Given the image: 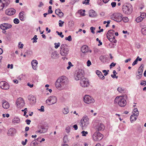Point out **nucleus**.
Returning a JSON list of instances; mask_svg holds the SVG:
<instances>
[{
    "mask_svg": "<svg viewBox=\"0 0 146 146\" xmlns=\"http://www.w3.org/2000/svg\"><path fill=\"white\" fill-rule=\"evenodd\" d=\"M64 78V77L62 76L61 77L59 78L56 80L55 83V86L57 88H63L66 85V83Z\"/></svg>",
    "mask_w": 146,
    "mask_h": 146,
    "instance_id": "obj_1",
    "label": "nucleus"
},
{
    "mask_svg": "<svg viewBox=\"0 0 146 146\" xmlns=\"http://www.w3.org/2000/svg\"><path fill=\"white\" fill-rule=\"evenodd\" d=\"M126 97V95H124L123 96V97L121 96L120 97H117L114 100V102L117 103L118 101V104L120 107H124L126 104V102L124 98Z\"/></svg>",
    "mask_w": 146,
    "mask_h": 146,
    "instance_id": "obj_2",
    "label": "nucleus"
},
{
    "mask_svg": "<svg viewBox=\"0 0 146 146\" xmlns=\"http://www.w3.org/2000/svg\"><path fill=\"white\" fill-rule=\"evenodd\" d=\"M60 53L63 56H66L68 54L69 49L66 45L62 44L60 47Z\"/></svg>",
    "mask_w": 146,
    "mask_h": 146,
    "instance_id": "obj_3",
    "label": "nucleus"
},
{
    "mask_svg": "<svg viewBox=\"0 0 146 146\" xmlns=\"http://www.w3.org/2000/svg\"><path fill=\"white\" fill-rule=\"evenodd\" d=\"M80 123L82 129H85L89 124V119L87 117H83L81 120Z\"/></svg>",
    "mask_w": 146,
    "mask_h": 146,
    "instance_id": "obj_4",
    "label": "nucleus"
},
{
    "mask_svg": "<svg viewBox=\"0 0 146 146\" xmlns=\"http://www.w3.org/2000/svg\"><path fill=\"white\" fill-rule=\"evenodd\" d=\"M122 8L123 12L125 14L130 15L132 12V7L129 5H124Z\"/></svg>",
    "mask_w": 146,
    "mask_h": 146,
    "instance_id": "obj_5",
    "label": "nucleus"
},
{
    "mask_svg": "<svg viewBox=\"0 0 146 146\" xmlns=\"http://www.w3.org/2000/svg\"><path fill=\"white\" fill-rule=\"evenodd\" d=\"M122 15L119 13H114L111 16V18L112 19L119 22L122 20Z\"/></svg>",
    "mask_w": 146,
    "mask_h": 146,
    "instance_id": "obj_6",
    "label": "nucleus"
},
{
    "mask_svg": "<svg viewBox=\"0 0 146 146\" xmlns=\"http://www.w3.org/2000/svg\"><path fill=\"white\" fill-rule=\"evenodd\" d=\"M57 101V98L54 96H52L49 97L46 101V103L48 105L53 104L56 103Z\"/></svg>",
    "mask_w": 146,
    "mask_h": 146,
    "instance_id": "obj_7",
    "label": "nucleus"
},
{
    "mask_svg": "<svg viewBox=\"0 0 146 146\" xmlns=\"http://www.w3.org/2000/svg\"><path fill=\"white\" fill-rule=\"evenodd\" d=\"M80 85L82 87H88L89 85V83L88 79L85 77L81 79L80 82Z\"/></svg>",
    "mask_w": 146,
    "mask_h": 146,
    "instance_id": "obj_8",
    "label": "nucleus"
},
{
    "mask_svg": "<svg viewBox=\"0 0 146 146\" xmlns=\"http://www.w3.org/2000/svg\"><path fill=\"white\" fill-rule=\"evenodd\" d=\"M84 71L82 70H79V71L77 72L76 74L75 75V79L78 80H81L83 78H84Z\"/></svg>",
    "mask_w": 146,
    "mask_h": 146,
    "instance_id": "obj_9",
    "label": "nucleus"
},
{
    "mask_svg": "<svg viewBox=\"0 0 146 146\" xmlns=\"http://www.w3.org/2000/svg\"><path fill=\"white\" fill-rule=\"evenodd\" d=\"M93 138L95 141L100 140L103 138V135L99 132H96L93 135Z\"/></svg>",
    "mask_w": 146,
    "mask_h": 146,
    "instance_id": "obj_10",
    "label": "nucleus"
},
{
    "mask_svg": "<svg viewBox=\"0 0 146 146\" xmlns=\"http://www.w3.org/2000/svg\"><path fill=\"white\" fill-rule=\"evenodd\" d=\"M25 104V102L23 98L20 97L17 99L16 104L18 108L23 107Z\"/></svg>",
    "mask_w": 146,
    "mask_h": 146,
    "instance_id": "obj_11",
    "label": "nucleus"
},
{
    "mask_svg": "<svg viewBox=\"0 0 146 146\" xmlns=\"http://www.w3.org/2000/svg\"><path fill=\"white\" fill-rule=\"evenodd\" d=\"M84 102L87 104L94 102V100L89 95H86L84 97Z\"/></svg>",
    "mask_w": 146,
    "mask_h": 146,
    "instance_id": "obj_12",
    "label": "nucleus"
},
{
    "mask_svg": "<svg viewBox=\"0 0 146 146\" xmlns=\"http://www.w3.org/2000/svg\"><path fill=\"white\" fill-rule=\"evenodd\" d=\"M0 87L3 89L8 90L9 88V86L6 82L2 81L0 82Z\"/></svg>",
    "mask_w": 146,
    "mask_h": 146,
    "instance_id": "obj_13",
    "label": "nucleus"
},
{
    "mask_svg": "<svg viewBox=\"0 0 146 146\" xmlns=\"http://www.w3.org/2000/svg\"><path fill=\"white\" fill-rule=\"evenodd\" d=\"M12 25L9 23H4L1 24L0 28L1 29L3 30H5V29H7L11 28Z\"/></svg>",
    "mask_w": 146,
    "mask_h": 146,
    "instance_id": "obj_14",
    "label": "nucleus"
},
{
    "mask_svg": "<svg viewBox=\"0 0 146 146\" xmlns=\"http://www.w3.org/2000/svg\"><path fill=\"white\" fill-rule=\"evenodd\" d=\"M5 12L6 14L7 15H13L15 13L16 11L13 8H10L7 9Z\"/></svg>",
    "mask_w": 146,
    "mask_h": 146,
    "instance_id": "obj_15",
    "label": "nucleus"
},
{
    "mask_svg": "<svg viewBox=\"0 0 146 146\" xmlns=\"http://www.w3.org/2000/svg\"><path fill=\"white\" fill-rule=\"evenodd\" d=\"M28 99L32 104H34L36 102V98L32 95H30L28 96Z\"/></svg>",
    "mask_w": 146,
    "mask_h": 146,
    "instance_id": "obj_16",
    "label": "nucleus"
},
{
    "mask_svg": "<svg viewBox=\"0 0 146 146\" xmlns=\"http://www.w3.org/2000/svg\"><path fill=\"white\" fill-rule=\"evenodd\" d=\"M55 13L60 18H61L63 16L64 13L59 9H56L55 10Z\"/></svg>",
    "mask_w": 146,
    "mask_h": 146,
    "instance_id": "obj_17",
    "label": "nucleus"
},
{
    "mask_svg": "<svg viewBox=\"0 0 146 146\" xmlns=\"http://www.w3.org/2000/svg\"><path fill=\"white\" fill-rule=\"evenodd\" d=\"M16 132V130L14 128H11L8 131V134L10 135H13Z\"/></svg>",
    "mask_w": 146,
    "mask_h": 146,
    "instance_id": "obj_18",
    "label": "nucleus"
},
{
    "mask_svg": "<svg viewBox=\"0 0 146 146\" xmlns=\"http://www.w3.org/2000/svg\"><path fill=\"white\" fill-rule=\"evenodd\" d=\"M9 103L5 100H3V107L5 109H8L9 107Z\"/></svg>",
    "mask_w": 146,
    "mask_h": 146,
    "instance_id": "obj_19",
    "label": "nucleus"
},
{
    "mask_svg": "<svg viewBox=\"0 0 146 146\" xmlns=\"http://www.w3.org/2000/svg\"><path fill=\"white\" fill-rule=\"evenodd\" d=\"M114 31L113 30H109L107 34V38L113 36L114 34Z\"/></svg>",
    "mask_w": 146,
    "mask_h": 146,
    "instance_id": "obj_20",
    "label": "nucleus"
},
{
    "mask_svg": "<svg viewBox=\"0 0 146 146\" xmlns=\"http://www.w3.org/2000/svg\"><path fill=\"white\" fill-rule=\"evenodd\" d=\"M96 128L98 131H102L104 130L105 127L103 124L100 123L96 126Z\"/></svg>",
    "mask_w": 146,
    "mask_h": 146,
    "instance_id": "obj_21",
    "label": "nucleus"
},
{
    "mask_svg": "<svg viewBox=\"0 0 146 146\" xmlns=\"http://www.w3.org/2000/svg\"><path fill=\"white\" fill-rule=\"evenodd\" d=\"M97 14L95 11L93 10H90L89 12V16L92 17H96Z\"/></svg>",
    "mask_w": 146,
    "mask_h": 146,
    "instance_id": "obj_22",
    "label": "nucleus"
},
{
    "mask_svg": "<svg viewBox=\"0 0 146 146\" xmlns=\"http://www.w3.org/2000/svg\"><path fill=\"white\" fill-rule=\"evenodd\" d=\"M31 64L34 70H36V66L38 64V62L37 60H33L31 62Z\"/></svg>",
    "mask_w": 146,
    "mask_h": 146,
    "instance_id": "obj_23",
    "label": "nucleus"
},
{
    "mask_svg": "<svg viewBox=\"0 0 146 146\" xmlns=\"http://www.w3.org/2000/svg\"><path fill=\"white\" fill-rule=\"evenodd\" d=\"M82 52L85 53L88 52V46L86 45L83 46L81 48Z\"/></svg>",
    "mask_w": 146,
    "mask_h": 146,
    "instance_id": "obj_24",
    "label": "nucleus"
},
{
    "mask_svg": "<svg viewBox=\"0 0 146 146\" xmlns=\"http://www.w3.org/2000/svg\"><path fill=\"white\" fill-rule=\"evenodd\" d=\"M96 73L98 76L100 77V78L102 80H104L105 78V77L102 74V73L99 70H97L96 71Z\"/></svg>",
    "mask_w": 146,
    "mask_h": 146,
    "instance_id": "obj_25",
    "label": "nucleus"
},
{
    "mask_svg": "<svg viewBox=\"0 0 146 146\" xmlns=\"http://www.w3.org/2000/svg\"><path fill=\"white\" fill-rule=\"evenodd\" d=\"M2 3L6 7L10 4V1L9 0H0Z\"/></svg>",
    "mask_w": 146,
    "mask_h": 146,
    "instance_id": "obj_26",
    "label": "nucleus"
},
{
    "mask_svg": "<svg viewBox=\"0 0 146 146\" xmlns=\"http://www.w3.org/2000/svg\"><path fill=\"white\" fill-rule=\"evenodd\" d=\"M40 129L41 130L42 133H44L46 132L48 130V128L44 126H41L40 127Z\"/></svg>",
    "mask_w": 146,
    "mask_h": 146,
    "instance_id": "obj_27",
    "label": "nucleus"
},
{
    "mask_svg": "<svg viewBox=\"0 0 146 146\" xmlns=\"http://www.w3.org/2000/svg\"><path fill=\"white\" fill-rule=\"evenodd\" d=\"M24 13V12H21L19 13V17L20 20L23 21L25 20V19L23 16Z\"/></svg>",
    "mask_w": 146,
    "mask_h": 146,
    "instance_id": "obj_28",
    "label": "nucleus"
},
{
    "mask_svg": "<svg viewBox=\"0 0 146 146\" xmlns=\"http://www.w3.org/2000/svg\"><path fill=\"white\" fill-rule=\"evenodd\" d=\"M144 65L141 64L138 69V73L139 74H142L143 70L144 68Z\"/></svg>",
    "mask_w": 146,
    "mask_h": 146,
    "instance_id": "obj_29",
    "label": "nucleus"
},
{
    "mask_svg": "<svg viewBox=\"0 0 146 146\" xmlns=\"http://www.w3.org/2000/svg\"><path fill=\"white\" fill-rule=\"evenodd\" d=\"M133 113V115L134 116H138L139 115V111L137 108H135L134 109Z\"/></svg>",
    "mask_w": 146,
    "mask_h": 146,
    "instance_id": "obj_30",
    "label": "nucleus"
},
{
    "mask_svg": "<svg viewBox=\"0 0 146 146\" xmlns=\"http://www.w3.org/2000/svg\"><path fill=\"white\" fill-rule=\"evenodd\" d=\"M51 57L52 58L55 59L58 57L57 52L56 51L53 52L51 54Z\"/></svg>",
    "mask_w": 146,
    "mask_h": 146,
    "instance_id": "obj_31",
    "label": "nucleus"
},
{
    "mask_svg": "<svg viewBox=\"0 0 146 146\" xmlns=\"http://www.w3.org/2000/svg\"><path fill=\"white\" fill-rule=\"evenodd\" d=\"M137 116H134V115H131L130 117V121L131 122L136 120L137 119Z\"/></svg>",
    "mask_w": 146,
    "mask_h": 146,
    "instance_id": "obj_32",
    "label": "nucleus"
},
{
    "mask_svg": "<svg viewBox=\"0 0 146 146\" xmlns=\"http://www.w3.org/2000/svg\"><path fill=\"white\" fill-rule=\"evenodd\" d=\"M20 121V119L18 118H15L13 119L12 121V122L14 123H19Z\"/></svg>",
    "mask_w": 146,
    "mask_h": 146,
    "instance_id": "obj_33",
    "label": "nucleus"
},
{
    "mask_svg": "<svg viewBox=\"0 0 146 146\" xmlns=\"http://www.w3.org/2000/svg\"><path fill=\"white\" fill-rule=\"evenodd\" d=\"M63 113L64 114H67L69 112V110L68 107L64 108L63 111Z\"/></svg>",
    "mask_w": 146,
    "mask_h": 146,
    "instance_id": "obj_34",
    "label": "nucleus"
},
{
    "mask_svg": "<svg viewBox=\"0 0 146 146\" xmlns=\"http://www.w3.org/2000/svg\"><path fill=\"white\" fill-rule=\"evenodd\" d=\"M141 32L143 35H146V28H142L141 30Z\"/></svg>",
    "mask_w": 146,
    "mask_h": 146,
    "instance_id": "obj_35",
    "label": "nucleus"
},
{
    "mask_svg": "<svg viewBox=\"0 0 146 146\" xmlns=\"http://www.w3.org/2000/svg\"><path fill=\"white\" fill-rule=\"evenodd\" d=\"M143 19L142 18V17H141L140 16L137 17L135 19V21L137 23H139L142 20H143Z\"/></svg>",
    "mask_w": 146,
    "mask_h": 146,
    "instance_id": "obj_36",
    "label": "nucleus"
},
{
    "mask_svg": "<svg viewBox=\"0 0 146 146\" xmlns=\"http://www.w3.org/2000/svg\"><path fill=\"white\" fill-rule=\"evenodd\" d=\"M37 145V143L36 141H33L30 144V146H36Z\"/></svg>",
    "mask_w": 146,
    "mask_h": 146,
    "instance_id": "obj_37",
    "label": "nucleus"
},
{
    "mask_svg": "<svg viewBox=\"0 0 146 146\" xmlns=\"http://www.w3.org/2000/svg\"><path fill=\"white\" fill-rule=\"evenodd\" d=\"M68 141L67 135H66L64 137L63 142L64 143H66Z\"/></svg>",
    "mask_w": 146,
    "mask_h": 146,
    "instance_id": "obj_38",
    "label": "nucleus"
},
{
    "mask_svg": "<svg viewBox=\"0 0 146 146\" xmlns=\"http://www.w3.org/2000/svg\"><path fill=\"white\" fill-rule=\"evenodd\" d=\"M6 7L5 5L3 4L0 1V10H2L4 7Z\"/></svg>",
    "mask_w": 146,
    "mask_h": 146,
    "instance_id": "obj_39",
    "label": "nucleus"
},
{
    "mask_svg": "<svg viewBox=\"0 0 146 146\" xmlns=\"http://www.w3.org/2000/svg\"><path fill=\"white\" fill-rule=\"evenodd\" d=\"M117 91L121 93H123L124 91V89H123L122 88L119 87L117 89Z\"/></svg>",
    "mask_w": 146,
    "mask_h": 146,
    "instance_id": "obj_40",
    "label": "nucleus"
},
{
    "mask_svg": "<svg viewBox=\"0 0 146 146\" xmlns=\"http://www.w3.org/2000/svg\"><path fill=\"white\" fill-rule=\"evenodd\" d=\"M122 20H123L124 22L126 23L128 21L129 19L127 17H123Z\"/></svg>",
    "mask_w": 146,
    "mask_h": 146,
    "instance_id": "obj_41",
    "label": "nucleus"
},
{
    "mask_svg": "<svg viewBox=\"0 0 146 146\" xmlns=\"http://www.w3.org/2000/svg\"><path fill=\"white\" fill-rule=\"evenodd\" d=\"M82 135L84 136H86V135L88 134V132L87 131H83L81 132Z\"/></svg>",
    "mask_w": 146,
    "mask_h": 146,
    "instance_id": "obj_42",
    "label": "nucleus"
},
{
    "mask_svg": "<svg viewBox=\"0 0 146 146\" xmlns=\"http://www.w3.org/2000/svg\"><path fill=\"white\" fill-rule=\"evenodd\" d=\"M65 39L66 40H68L69 41H71L72 40L71 36L69 35L68 37H66Z\"/></svg>",
    "mask_w": 146,
    "mask_h": 146,
    "instance_id": "obj_43",
    "label": "nucleus"
},
{
    "mask_svg": "<svg viewBox=\"0 0 146 146\" xmlns=\"http://www.w3.org/2000/svg\"><path fill=\"white\" fill-rule=\"evenodd\" d=\"M14 23L15 24H18L19 22V20L17 18H15L13 20Z\"/></svg>",
    "mask_w": 146,
    "mask_h": 146,
    "instance_id": "obj_44",
    "label": "nucleus"
},
{
    "mask_svg": "<svg viewBox=\"0 0 146 146\" xmlns=\"http://www.w3.org/2000/svg\"><path fill=\"white\" fill-rule=\"evenodd\" d=\"M140 16L142 17V18L143 19L144 18L146 17V14L145 13H142Z\"/></svg>",
    "mask_w": 146,
    "mask_h": 146,
    "instance_id": "obj_45",
    "label": "nucleus"
},
{
    "mask_svg": "<svg viewBox=\"0 0 146 146\" xmlns=\"http://www.w3.org/2000/svg\"><path fill=\"white\" fill-rule=\"evenodd\" d=\"M108 39L111 42H113L114 43H115L117 42V40H113L111 37L108 38Z\"/></svg>",
    "mask_w": 146,
    "mask_h": 146,
    "instance_id": "obj_46",
    "label": "nucleus"
},
{
    "mask_svg": "<svg viewBox=\"0 0 146 146\" xmlns=\"http://www.w3.org/2000/svg\"><path fill=\"white\" fill-rule=\"evenodd\" d=\"M55 45V48H58L60 46V43L59 42H58L57 43H55L54 44Z\"/></svg>",
    "mask_w": 146,
    "mask_h": 146,
    "instance_id": "obj_47",
    "label": "nucleus"
},
{
    "mask_svg": "<svg viewBox=\"0 0 146 146\" xmlns=\"http://www.w3.org/2000/svg\"><path fill=\"white\" fill-rule=\"evenodd\" d=\"M90 0H85V1H83L82 3L83 4H85L86 5L89 4Z\"/></svg>",
    "mask_w": 146,
    "mask_h": 146,
    "instance_id": "obj_48",
    "label": "nucleus"
},
{
    "mask_svg": "<svg viewBox=\"0 0 146 146\" xmlns=\"http://www.w3.org/2000/svg\"><path fill=\"white\" fill-rule=\"evenodd\" d=\"M27 142V139H25V141H22L21 143H22V145H23L25 146V145H26Z\"/></svg>",
    "mask_w": 146,
    "mask_h": 146,
    "instance_id": "obj_49",
    "label": "nucleus"
},
{
    "mask_svg": "<svg viewBox=\"0 0 146 146\" xmlns=\"http://www.w3.org/2000/svg\"><path fill=\"white\" fill-rule=\"evenodd\" d=\"M70 128L69 126L67 127L66 129L65 130L67 133H68L70 132Z\"/></svg>",
    "mask_w": 146,
    "mask_h": 146,
    "instance_id": "obj_50",
    "label": "nucleus"
},
{
    "mask_svg": "<svg viewBox=\"0 0 146 146\" xmlns=\"http://www.w3.org/2000/svg\"><path fill=\"white\" fill-rule=\"evenodd\" d=\"M142 76V74H139V75H137L136 76L137 78L139 80L141 78Z\"/></svg>",
    "mask_w": 146,
    "mask_h": 146,
    "instance_id": "obj_51",
    "label": "nucleus"
},
{
    "mask_svg": "<svg viewBox=\"0 0 146 146\" xmlns=\"http://www.w3.org/2000/svg\"><path fill=\"white\" fill-rule=\"evenodd\" d=\"M116 5V3L115 2H112L111 3V5L112 7L114 8L115 7Z\"/></svg>",
    "mask_w": 146,
    "mask_h": 146,
    "instance_id": "obj_52",
    "label": "nucleus"
},
{
    "mask_svg": "<svg viewBox=\"0 0 146 146\" xmlns=\"http://www.w3.org/2000/svg\"><path fill=\"white\" fill-rule=\"evenodd\" d=\"M100 59L102 62H104V57L103 56H101L100 57Z\"/></svg>",
    "mask_w": 146,
    "mask_h": 146,
    "instance_id": "obj_53",
    "label": "nucleus"
},
{
    "mask_svg": "<svg viewBox=\"0 0 146 146\" xmlns=\"http://www.w3.org/2000/svg\"><path fill=\"white\" fill-rule=\"evenodd\" d=\"M138 59H136L135 60L134 62H133V63L132 64V65L133 66L137 64V61H138Z\"/></svg>",
    "mask_w": 146,
    "mask_h": 146,
    "instance_id": "obj_54",
    "label": "nucleus"
},
{
    "mask_svg": "<svg viewBox=\"0 0 146 146\" xmlns=\"http://www.w3.org/2000/svg\"><path fill=\"white\" fill-rule=\"evenodd\" d=\"M95 28L93 27H91L90 28V29L91 30V32L93 34H94L95 33V32L94 31V30H95Z\"/></svg>",
    "mask_w": 146,
    "mask_h": 146,
    "instance_id": "obj_55",
    "label": "nucleus"
},
{
    "mask_svg": "<svg viewBox=\"0 0 146 146\" xmlns=\"http://www.w3.org/2000/svg\"><path fill=\"white\" fill-rule=\"evenodd\" d=\"M96 40L97 41H98V42L99 43V44H98V46H100V45H102V42L100 41V40H99V39L98 38H96Z\"/></svg>",
    "mask_w": 146,
    "mask_h": 146,
    "instance_id": "obj_56",
    "label": "nucleus"
},
{
    "mask_svg": "<svg viewBox=\"0 0 146 146\" xmlns=\"http://www.w3.org/2000/svg\"><path fill=\"white\" fill-rule=\"evenodd\" d=\"M44 107L43 106H42L41 107L40 109H39V110L40 111L44 112Z\"/></svg>",
    "mask_w": 146,
    "mask_h": 146,
    "instance_id": "obj_57",
    "label": "nucleus"
},
{
    "mask_svg": "<svg viewBox=\"0 0 146 146\" xmlns=\"http://www.w3.org/2000/svg\"><path fill=\"white\" fill-rule=\"evenodd\" d=\"M140 84L141 85L145 86L146 85V81H143V82L141 83Z\"/></svg>",
    "mask_w": 146,
    "mask_h": 146,
    "instance_id": "obj_58",
    "label": "nucleus"
},
{
    "mask_svg": "<svg viewBox=\"0 0 146 146\" xmlns=\"http://www.w3.org/2000/svg\"><path fill=\"white\" fill-rule=\"evenodd\" d=\"M87 65L88 66H90V65L91 64V62L89 60H88L87 62Z\"/></svg>",
    "mask_w": 146,
    "mask_h": 146,
    "instance_id": "obj_59",
    "label": "nucleus"
},
{
    "mask_svg": "<svg viewBox=\"0 0 146 146\" xmlns=\"http://www.w3.org/2000/svg\"><path fill=\"white\" fill-rule=\"evenodd\" d=\"M116 65V63H114L113 62H112L111 63V64L110 65V68H111V66H113L114 67Z\"/></svg>",
    "mask_w": 146,
    "mask_h": 146,
    "instance_id": "obj_60",
    "label": "nucleus"
},
{
    "mask_svg": "<svg viewBox=\"0 0 146 146\" xmlns=\"http://www.w3.org/2000/svg\"><path fill=\"white\" fill-rule=\"evenodd\" d=\"M44 5V4L42 2H40V3H39V5H38V7H41L42 6H43Z\"/></svg>",
    "mask_w": 146,
    "mask_h": 146,
    "instance_id": "obj_61",
    "label": "nucleus"
},
{
    "mask_svg": "<svg viewBox=\"0 0 146 146\" xmlns=\"http://www.w3.org/2000/svg\"><path fill=\"white\" fill-rule=\"evenodd\" d=\"M26 122H27V123L28 125H29L31 122V121L29 119H27L26 121Z\"/></svg>",
    "mask_w": 146,
    "mask_h": 146,
    "instance_id": "obj_62",
    "label": "nucleus"
},
{
    "mask_svg": "<svg viewBox=\"0 0 146 146\" xmlns=\"http://www.w3.org/2000/svg\"><path fill=\"white\" fill-rule=\"evenodd\" d=\"M73 127L74 128L75 130H77L78 129V126L77 125L75 124L73 126Z\"/></svg>",
    "mask_w": 146,
    "mask_h": 146,
    "instance_id": "obj_63",
    "label": "nucleus"
},
{
    "mask_svg": "<svg viewBox=\"0 0 146 146\" xmlns=\"http://www.w3.org/2000/svg\"><path fill=\"white\" fill-rule=\"evenodd\" d=\"M64 23V21L62 22L61 23H59V25L60 27H62V25Z\"/></svg>",
    "mask_w": 146,
    "mask_h": 146,
    "instance_id": "obj_64",
    "label": "nucleus"
}]
</instances>
